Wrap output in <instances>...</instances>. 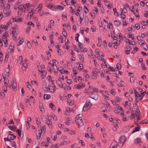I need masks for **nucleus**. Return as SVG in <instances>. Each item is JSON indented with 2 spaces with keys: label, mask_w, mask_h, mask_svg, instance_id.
Segmentation results:
<instances>
[{
  "label": "nucleus",
  "mask_w": 148,
  "mask_h": 148,
  "mask_svg": "<svg viewBox=\"0 0 148 148\" xmlns=\"http://www.w3.org/2000/svg\"><path fill=\"white\" fill-rule=\"evenodd\" d=\"M82 114H78L75 118V121L76 123L80 126H82L84 125V123L82 120Z\"/></svg>",
  "instance_id": "f257e3e1"
},
{
  "label": "nucleus",
  "mask_w": 148,
  "mask_h": 148,
  "mask_svg": "<svg viewBox=\"0 0 148 148\" xmlns=\"http://www.w3.org/2000/svg\"><path fill=\"white\" fill-rule=\"evenodd\" d=\"M92 105V103L90 101H87L83 107V110L84 112L88 111Z\"/></svg>",
  "instance_id": "f03ea898"
},
{
  "label": "nucleus",
  "mask_w": 148,
  "mask_h": 148,
  "mask_svg": "<svg viewBox=\"0 0 148 148\" xmlns=\"http://www.w3.org/2000/svg\"><path fill=\"white\" fill-rule=\"evenodd\" d=\"M126 140V137L125 136H121L119 140V146L122 147Z\"/></svg>",
  "instance_id": "7ed1b4c3"
},
{
  "label": "nucleus",
  "mask_w": 148,
  "mask_h": 148,
  "mask_svg": "<svg viewBox=\"0 0 148 148\" xmlns=\"http://www.w3.org/2000/svg\"><path fill=\"white\" fill-rule=\"evenodd\" d=\"M12 84H9L8 86L10 88H11V86L14 89H15L17 87V84L15 79L14 78H12Z\"/></svg>",
  "instance_id": "20e7f679"
},
{
  "label": "nucleus",
  "mask_w": 148,
  "mask_h": 148,
  "mask_svg": "<svg viewBox=\"0 0 148 148\" xmlns=\"http://www.w3.org/2000/svg\"><path fill=\"white\" fill-rule=\"evenodd\" d=\"M38 71L41 73L45 74L46 73L45 71V65H38Z\"/></svg>",
  "instance_id": "39448f33"
},
{
  "label": "nucleus",
  "mask_w": 148,
  "mask_h": 148,
  "mask_svg": "<svg viewBox=\"0 0 148 148\" xmlns=\"http://www.w3.org/2000/svg\"><path fill=\"white\" fill-rule=\"evenodd\" d=\"M3 12L5 14V17L9 16L11 15V12L8 9H6L5 8L3 10Z\"/></svg>",
  "instance_id": "423d86ee"
},
{
  "label": "nucleus",
  "mask_w": 148,
  "mask_h": 148,
  "mask_svg": "<svg viewBox=\"0 0 148 148\" xmlns=\"http://www.w3.org/2000/svg\"><path fill=\"white\" fill-rule=\"evenodd\" d=\"M9 36V34L8 32H5L4 33L3 35V37H2V40L4 42L5 44H6L7 41V36Z\"/></svg>",
  "instance_id": "0eeeda50"
},
{
  "label": "nucleus",
  "mask_w": 148,
  "mask_h": 148,
  "mask_svg": "<svg viewBox=\"0 0 148 148\" xmlns=\"http://www.w3.org/2000/svg\"><path fill=\"white\" fill-rule=\"evenodd\" d=\"M94 89H93V87L91 86H90L89 87L88 89H85L84 90V92L88 94L93 92H94Z\"/></svg>",
  "instance_id": "6e6552de"
},
{
  "label": "nucleus",
  "mask_w": 148,
  "mask_h": 148,
  "mask_svg": "<svg viewBox=\"0 0 148 148\" xmlns=\"http://www.w3.org/2000/svg\"><path fill=\"white\" fill-rule=\"evenodd\" d=\"M119 145V143L116 141H114L110 145L109 148H116Z\"/></svg>",
  "instance_id": "1a4fd4ad"
},
{
  "label": "nucleus",
  "mask_w": 148,
  "mask_h": 148,
  "mask_svg": "<svg viewBox=\"0 0 148 148\" xmlns=\"http://www.w3.org/2000/svg\"><path fill=\"white\" fill-rule=\"evenodd\" d=\"M89 97L95 100H97L98 98V95L97 93H93L89 95Z\"/></svg>",
  "instance_id": "9d476101"
},
{
  "label": "nucleus",
  "mask_w": 148,
  "mask_h": 148,
  "mask_svg": "<svg viewBox=\"0 0 148 148\" xmlns=\"http://www.w3.org/2000/svg\"><path fill=\"white\" fill-rule=\"evenodd\" d=\"M85 85L84 84L80 83L78 85H75L74 86L75 88H77L78 89H81L83 88L84 87Z\"/></svg>",
  "instance_id": "9b49d317"
},
{
  "label": "nucleus",
  "mask_w": 148,
  "mask_h": 148,
  "mask_svg": "<svg viewBox=\"0 0 148 148\" xmlns=\"http://www.w3.org/2000/svg\"><path fill=\"white\" fill-rule=\"evenodd\" d=\"M10 21H14L15 22H21L22 21V18H18V17L16 16L15 17V18H12L10 19Z\"/></svg>",
  "instance_id": "f8f14e48"
},
{
  "label": "nucleus",
  "mask_w": 148,
  "mask_h": 148,
  "mask_svg": "<svg viewBox=\"0 0 148 148\" xmlns=\"http://www.w3.org/2000/svg\"><path fill=\"white\" fill-rule=\"evenodd\" d=\"M50 88V90L51 92L54 93L56 89V87L54 85L52 86H50L49 87Z\"/></svg>",
  "instance_id": "ddd939ff"
},
{
  "label": "nucleus",
  "mask_w": 148,
  "mask_h": 148,
  "mask_svg": "<svg viewBox=\"0 0 148 148\" xmlns=\"http://www.w3.org/2000/svg\"><path fill=\"white\" fill-rule=\"evenodd\" d=\"M8 138H9L10 140H13L15 139L16 137V136L14 134H9L8 135Z\"/></svg>",
  "instance_id": "4468645a"
},
{
  "label": "nucleus",
  "mask_w": 148,
  "mask_h": 148,
  "mask_svg": "<svg viewBox=\"0 0 148 148\" xmlns=\"http://www.w3.org/2000/svg\"><path fill=\"white\" fill-rule=\"evenodd\" d=\"M56 84L58 85L60 88H62L63 87V85H62L61 81L60 79H57L56 81Z\"/></svg>",
  "instance_id": "2eb2a0df"
},
{
  "label": "nucleus",
  "mask_w": 148,
  "mask_h": 148,
  "mask_svg": "<svg viewBox=\"0 0 148 148\" xmlns=\"http://www.w3.org/2000/svg\"><path fill=\"white\" fill-rule=\"evenodd\" d=\"M11 34H12L13 37H14V40L16 39L18 35L17 32H16L15 31H11Z\"/></svg>",
  "instance_id": "dca6fc26"
},
{
  "label": "nucleus",
  "mask_w": 148,
  "mask_h": 148,
  "mask_svg": "<svg viewBox=\"0 0 148 148\" xmlns=\"http://www.w3.org/2000/svg\"><path fill=\"white\" fill-rule=\"evenodd\" d=\"M121 23L119 20H117L115 21H114V24L115 26L116 27L119 26L121 25Z\"/></svg>",
  "instance_id": "f3484780"
},
{
  "label": "nucleus",
  "mask_w": 148,
  "mask_h": 148,
  "mask_svg": "<svg viewBox=\"0 0 148 148\" xmlns=\"http://www.w3.org/2000/svg\"><path fill=\"white\" fill-rule=\"evenodd\" d=\"M92 78L93 79H96L97 78V77L98 75L97 73H95L94 72H92Z\"/></svg>",
  "instance_id": "a211bd4d"
},
{
  "label": "nucleus",
  "mask_w": 148,
  "mask_h": 148,
  "mask_svg": "<svg viewBox=\"0 0 148 148\" xmlns=\"http://www.w3.org/2000/svg\"><path fill=\"white\" fill-rule=\"evenodd\" d=\"M18 30V28L17 25L15 26L14 27L11 28L10 30V33H11V31H15L16 32H17Z\"/></svg>",
  "instance_id": "6ab92c4d"
},
{
  "label": "nucleus",
  "mask_w": 148,
  "mask_h": 148,
  "mask_svg": "<svg viewBox=\"0 0 148 148\" xmlns=\"http://www.w3.org/2000/svg\"><path fill=\"white\" fill-rule=\"evenodd\" d=\"M34 11L33 9H32L29 12L27 15V16L29 17V16L31 17L33 15Z\"/></svg>",
  "instance_id": "aec40b11"
},
{
  "label": "nucleus",
  "mask_w": 148,
  "mask_h": 148,
  "mask_svg": "<svg viewBox=\"0 0 148 148\" xmlns=\"http://www.w3.org/2000/svg\"><path fill=\"white\" fill-rule=\"evenodd\" d=\"M11 67L10 65H8V67H6L5 69V71L7 73H10V71L9 69Z\"/></svg>",
  "instance_id": "412c9836"
},
{
  "label": "nucleus",
  "mask_w": 148,
  "mask_h": 148,
  "mask_svg": "<svg viewBox=\"0 0 148 148\" xmlns=\"http://www.w3.org/2000/svg\"><path fill=\"white\" fill-rule=\"evenodd\" d=\"M125 42L127 43H128L129 45H135V42L134 41H132L131 42L132 43H134V44H131V42H130V40L127 39H126L125 40Z\"/></svg>",
  "instance_id": "4be33fe9"
},
{
  "label": "nucleus",
  "mask_w": 148,
  "mask_h": 148,
  "mask_svg": "<svg viewBox=\"0 0 148 148\" xmlns=\"http://www.w3.org/2000/svg\"><path fill=\"white\" fill-rule=\"evenodd\" d=\"M63 88L66 90H71V87L70 86L67 85H63Z\"/></svg>",
  "instance_id": "5701e85b"
},
{
  "label": "nucleus",
  "mask_w": 148,
  "mask_h": 148,
  "mask_svg": "<svg viewBox=\"0 0 148 148\" xmlns=\"http://www.w3.org/2000/svg\"><path fill=\"white\" fill-rule=\"evenodd\" d=\"M14 47L13 45V44L12 43L9 46V48L11 50L12 52V53H13L14 52Z\"/></svg>",
  "instance_id": "b1692460"
},
{
  "label": "nucleus",
  "mask_w": 148,
  "mask_h": 148,
  "mask_svg": "<svg viewBox=\"0 0 148 148\" xmlns=\"http://www.w3.org/2000/svg\"><path fill=\"white\" fill-rule=\"evenodd\" d=\"M51 97V96L49 94H45L44 96V99L45 100H47L50 98Z\"/></svg>",
  "instance_id": "393cba45"
},
{
  "label": "nucleus",
  "mask_w": 148,
  "mask_h": 148,
  "mask_svg": "<svg viewBox=\"0 0 148 148\" xmlns=\"http://www.w3.org/2000/svg\"><path fill=\"white\" fill-rule=\"evenodd\" d=\"M55 8L57 9L60 10H61L64 9V7L61 5H57V7H56V6Z\"/></svg>",
  "instance_id": "a878e982"
},
{
  "label": "nucleus",
  "mask_w": 148,
  "mask_h": 148,
  "mask_svg": "<svg viewBox=\"0 0 148 148\" xmlns=\"http://www.w3.org/2000/svg\"><path fill=\"white\" fill-rule=\"evenodd\" d=\"M97 58L99 60H100L101 61H104V63L105 64V65H107V64L106 63V62L104 61V58H101L99 54H98V56H97Z\"/></svg>",
  "instance_id": "bb28decb"
},
{
  "label": "nucleus",
  "mask_w": 148,
  "mask_h": 148,
  "mask_svg": "<svg viewBox=\"0 0 148 148\" xmlns=\"http://www.w3.org/2000/svg\"><path fill=\"white\" fill-rule=\"evenodd\" d=\"M47 124L50 128H52V123L51 121H50L49 120H48V121H47Z\"/></svg>",
  "instance_id": "cd10ccee"
},
{
  "label": "nucleus",
  "mask_w": 148,
  "mask_h": 148,
  "mask_svg": "<svg viewBox=\"0 0 148 148\" xmlns=\"http://www.w3.org/2000/svg\"><path fill=\"white\" fill-rule=\"evenodd\" d=\"M121 10H123V13H126L127 12L126 8H125L124 6H121Z\"/></svg>",
  "instance_id": "c85d7f7f"
},
{
  "label": "nucleus",
  "mask_w": 148,
  "mask_h": 148,
  "mask_svg": "<svg viewBox=\"0 0 148 148\" xmlns=\"http://www.w3.org/2000/svg\"><path fill=\"white\" fill-rule=\"evenodd\" d=\"M51 66L53 67V70L54 72L55 73H57L58 71V68L57 65H51Z\"/></svg>",
  "instance_id": "c756f323"
},
{
  "label": "nucleus",
  "mask_w": 148,
  "mask_h": 148,
  "mask_svg": "<svg viewBox=\"0 0 148 148\" xmlns=\"http://www.w3.org/2000/svg\"><path fill=\"white\" fill-rule=\"evenodd\" d=\"M29 3H27L26 4H25V5H23V8L25 10H27L28 9L29 6Z\"/></svg>",
  "instance_id": "7c9ffc66"
},
{
  "label": "nucleus",
  "mask_w": 148,
  "mask_h": 148,
  "mask_svg": "<svg viewBox=\"0 0 148 148\" xmlns=\"http://www.w3.org/2000/svg\"><path fill=\"white\" fill-rule=\"evenodd\" d=\"M8 127L9 129L12 131L15 130L16 128V127L14 125H13L12 126H8Z\"/></svg>",
  "instance_id": "2f4dec72"
},
{
  "label": "nucleus",
  "mask_w": 148,
  "mask_h": 148,
  "mask_svg": "<svg viewBox=\"0 0 148 148\" xmlns=\"http://www.w3.org/2000/svg\"><path fill=\"white\" fill-rule=\"evenodd\" d=\"M121 117L122 119V120L123 121H126L127 120H128V119L129 118L128 117H126L125 115H123V116H121Z\"/></svg>",
  "instance_id": "473e14b6"
},
{
  "label": "nucleus",
  "mask_w": 148,
  "mask_h": 148,
  "mask_svg": "<svg viewBox=\"0 0 148 148\" xmlns=\"http://www.w3.org/2000/svg\"><path fill=\"white\" fill-rule=\"evenodd\" d=\"M38 132H39L38 133L36 134L37 139L38 140H39V138L40 137V136H41V134H42L41 132H40V130H38Z\"/></svg>",
  "instance_id": "72a5a7b5"
},
{
  "label": "nucleus",
  "mask_w": 148,
  "mask_h": 148,
  "mask_svg": "<svg viewBox=\"0 0 148 148\" xmlns=\"http://www.w3.org/2000/svg\"><path fill=\"white\" fill-rule=\"evenodd\" d=\"M78 45L79 48L80 49H82L83 48V45L82 43L79 42L78 43Z\"/></svg>",
  "instance_id": "f704fd0d"
},
{
  "label": "nucleus",
  "mask_w": 148,
  "mask_h": 148,
  "mask_svg": "<svg viewBox=\"0 0 148 148\" xmlns=\"http://www.w3.org/2000/svg\"><path fill=\"white\" fill-rule=\"evenodd\" d=\"M62 19L63 20H64V21H66L67 20V17L66 14H63L62 15Z\"/></svg>",
  "instance_id": "c9c22d12"
},
{
  "label": "nucleus",
  "mask_w": 148,
  "mask_h": 148,
  "mask_svg": "<svg viewBox=\"0 0 148 148\" xmlns=\"http://www.w3.org/2000/svg\"><path fill=\"white\" fill-rule=\"evenodd\" d=\"M46 130V126L44 125L42 126L41 129L40 130V132L42 133L43 132H45Z\"/></svg>",
  "instance_id": "e433bc0d"
},
{
  "label": "nucleus",
  "mask_w": 148,
  "mask_h": 148,
  "mask_svg": "<svg viewBox=\"0 0 148 148\" xmlns=\"http://www.w3.org/2000/svg\"><path fill=\"white\" fill-rule=\"evenodd\" d=\"M5 97V94L3 92H1L0 93V98L3 99Z\"/></svg>",
  "instance_id": "4c0bfd02"
},
{
  "label": "nucleus",
  "mask_w": 148,
  "mask_h": 148,
  "mask_svg": "<svg viewBox=\"0 0 148 148\" xmlns=\"http://www.w3.org/2000/svg\"><path fill=\"white\" fill-rule=\"evenodd\" d=\"M55 7H56V6H55L53 4H52L51 5H50V4H48L47 6V7L48 8H55Z\"/></svg>",
  "instance_id": "58836bf2"
},
{
  "label": "nucleus",
  "mask_w": 148,
  "mask_h": 148,
  "mask_svg": "<svg viewBox=\"0 0 148 148\" xmlns=\"http://www.w3.org/2000/svg\"><path fill=\"white\" fill-rule=\"evenodd\" d=\"M129 9H130V11L132 12L133 13H134V14H135V13L134 12V11L133 10V9H134V6H132L131 7V8H129Z\"/></svg>",
  "instance_id": "ea45409f"
},
{
  "label": "nucleus",
  "mask_w": 148,
  "mask_h": 148,
  "mask_svg": "<svg viewBox=\"0 0 148 148\" xmlns=\"http://www.w3.org/2000/svg\"><path fill=\"white\" fill-rule=\"evenodd\" d=\"M140 127H137L134 128V129L132 133H134L135 132L138 131L139 130Z\"/></svg>",
  "instance_id": "a19ab883"
},
{
  "label": "nucleus",
  "mask_w": 148,
  "mask_h": 148,
  "mask_svg": "<svg viewBox=\"0 0 148 148\" xmlns=\"http://www.w3.org/2000/svg\"><path fill=\"white\" fill-rule=\"evenodd\" d=\"M27 65H22L21 67L23 71H26L27 68Z\"/></svg>",
  "instance_id": "79ce46f5"
},
{
  "label": "nucleus",
  "mask_w": 148,
  "mask_h": 148,
  "mask_svg": "<svg viewBox=\"0 0 148 148\" xmlns=\"http://www.w3.org/2000/svg\"><path fill=\"white\" fill-rule=\"evenodd\" d=\"M134 141L135 143L137 144H138L140 142V139L139 138H137Z\"/></svg>",
  "instance_id": "37998d69"
},
{
  "label": "nucleus",
  "mask_w": 148,
  "mask_h": 148,
  "mask_svg": "<svg viewBox=\"0 0 148 148\" xmlns=\"http://www.w3.org/2000/svg\"><path fill=\"white\" fill-rule=\"evenodd\" d=\"M67 144V141H65V140H63L62 141L60 144V145H66Z\"/></svg>",
  "instance_id": "c03bdc74"
},
{
  "label": "nucleus",
  "mask_w": 148,
  "mask_h": 148,
  "mask_svg": "<svg viewBox=\"0 0 148 148\" xmlns=\"http://www.w3.org/2000/svg\"><path fill=\"white\" fill-rule=\"evenodd\" d=\"M11 145L12 147H14L15 148L16 147V145L15 142L11 141Z\"/></svg>",
  "instance_id": "a18cd8bd"
},
{
  "label": "nucleus",
  "mask_w": 148,
  "mask_h": 148,
  "mask_svg": "<svg viewBox=\"0 0 148 148\" xmlns=\"http://www.w3.org/2000/svg\"><path fill=\"white\" fill-rule=\"evenodd\" d=\"M84 10L85 9L87 10V11H86V10H84V11L85 13H87L89 11V10L87 8V7L86 6H84Z\"/></svg>",
  "instance_id": "49530a36"
},
{
  "label": "nucleus",
  "mask_w": 148,
  "mask_h": 148,
  "mask_svg": "<svg viewBox=\"0 0 148 148\" xmlns=\"http://www.w3.org/2000/svg\"><path fill=\"white\" fill-rule=\"evenodd\" d=\"M47 142L46 141H44L42 142L41 144H42L43 146H45L46 147H48V145L47 144Z\"/></svg>",
  "instance_id": "de8ad7c7"
},
{
  "label": "nucleus",
  "mask_w": 148,
  "mask_h": 148,
  "mask_svg": "<svg viewBox=\"0 0 148 148\" xmlns=\"http://www.w3.org/2000/svg\"><path fill=\"white\" fill-rule=\"evenodd\" d=\"M44 90L45 92H49L50 90V88H48V87H45L44 88Z\"/></svg>",
  "instance_id": "09e8293b"
},
{
  "label": "nucleus",
  "mask_w": 148,
  "mask_h": 148,
  "mask_svg": "<svg viewBox=\"0 0 148 148\" xmlns=\"http://www.w3.org/2000/svg\"><path fill=\"white\" fill-rule=\"evenodd\" d=\"M134 108V110H138V106L136 103H134L133 104Z\"/></svg>",
  "instance_id": "8fccbe9b"
},
{
  "label": "nucleus",
  "mask_w": 148,
  "mask_h": 148,
  "mask_svg": "<svg viewBox=\"0 0 148 148\" xmlns=\"http://www.w3.org/2000/svg\"><path fill=\"white\" fill-rule=\"evenodd\" d=\"M136 114H131V116H130V119H133L136 116Z\"/></svg>",
  "instance_id": "3c124183"
},
{
  "label": "nucleus",
  "mask_w": 148,
  "mask_h": 148,
  "mask_svg": "<svg viewBox=\"0 0 148 148\" xmlns=\"http://www.w3.org/2000/svg\"><path fill=\"white\" fill-rule=\"evenodd\" d=\"M91 17L94 18L95 17V15L93 11H92L90 13Z\"/></svg>",
  "instance_id": "603ef678"
},
{
  "label": "nucleus",
  "mask_w": 148,
  "mask_h": 148,
  "mask_svg": "<svg viewBox=\"0 0 148 148\" xmlns=\"http://www.w3.org/2000/svg\"><path fill=\"white\" fill-rule=\"evenodd\" d=\"M39 107L40 109V111L41 112L43 111V110H42L44 109V107L42 106V103L39 104Z\"/></svg>",
  "instance_id": "864d4df0"
},
{
  "label": "nucleus",
  "mask_w": 148,
  "mask_h": 148,
  "mask_svg": "<svg viewBox=\"0 0 148 148\" xmlns=\"http://www.w3.org/2000/svg\"><path fill=\"white\" fill-rule=\"evenodd\" d=\"M121 65H116V67L115 68V69H116L117 70H120L121 69Z\"/></svg>",
  "instance_id": "5fc2aeb1"
},
{
  "label": "nucleus",
  "mask_w": 148,
  "mask_h": 148,
  "mask_svg": "<svg viewBox=\"0 0 148 148\" xmlns=\"http://www.w3.org/2000/svg\"><path fill=\"white\" fill-rule=\"evenodd\" d=\"M3 25H2L0 26V34L4 30V28L3 27Z\"/></svg>",
  "instance_id": "6e6d98bb"
},
{
  "label": "nucleus",
  "mask_w": 148,
  "mask_h": 148,
  "mask_svg": "<svg viewBox=\"0 0 148 148\" xmlns=\"http://www.w3.org/2000/svg\"><path fill=\"white\" fill-rule=\"evenodd\" d=\"M48 80L49 81V82H52V85H54L53 82H54V81H53V80H51V76H49L48 77Z\"/></svg>",
  "instance_id": "4d7b16f0"
},
{
  "label": "nucleus",
  "mask_w": 148,
  "mask_h": 148,
  "mask_svg": "<svg viewBox=\"0 0 148 148\" xmlns=\"http://www.w3.org/2000/svg\"><path fill=\"white\" fill-rule=\"evenodd\" d=\"M66 82L69 84H71L72 83V81L71 79H67Z\"/></svg>",
  "instance_id": "13d9d810"
},
{
  "label": "nucleus",
  "mask_w": 148,
  "mask_h": 148,
  "mask_svg": "<svg viewBox=\"0 0 148 148\" xmlns=\"http://www.w3.org/2000/svg\"><path fill=\"white\" fill-rule=\"evenodd\" d=\"M43 6V4L42 3H40L39 4L38 7L37 8L36 10V11L38 9V10L39 8H41Z\"/></svg>",
  "instance_id": "bf43d9fd"
},
{
  "label": "nucleus",
  "mask_w": 148,
  "mask_h": 148,
  "mask_svg": "<svg viewBox=\"0 0 148 148\" xmlns=\"http://www.w3.org/2000/svg\"><path fill=\"white\" fill-rule=\"evenodd\" d=\"M26 84L28 88H31L32 86L29 82H27Z\"/></svg>",
  "instance_id": "052dcab7"
},
{
  "label": "nucleus",
  "mask_w": 148,
  "mask_h": 148,
  "mask_svg": "<svg viewBox=\"0 0 148 148\" xmlns=\"http://www.w3.org/2000/svg\"><path fill=\"white\" fill-rule=\"evenodd\" d=\"M4 84H8L9 83V80L8 78L7 79H5L4 80Z\"/></svg>",
  "instance_id": "680f3d73"
},
{
  "label": "nucleus",
  "mask_w": 148,
  "mask_h": 148,
  "mask_svg": "<svg viewBox=\"0 0 148 148\" xmlns=\"http://www.w3.org/2000/svg\"><path fill=\"white\" fill-rule=\"evenodd\" d=\"M7 86L5 85L4 86H3V90L4 91L6 92L7 91Z\"/></svg>",
  "instance_id": "e2e57ef3"
},
{
  "label": "nucleus",
  "mask_w": 148,
  "mask_h": 148,
  "mask_svg": "<svg viewBox=\"0 0 148 148\" xmlns=\"http://www.w3.org/2000/svg\"><path fill=\"white\" fill-rule=\"evenodd\" d=\"M91 29L92 32H95L96 31V28L93 25H92L91 27Z\"/></svg>",
  "instance_id": "0e129e2a"
},
{
  "label": "nucleus",
  "mask_w": 148,
  "mask_h": 148,
  "mask_svg": "<svg viewBox=\"0 0 148 148\" xmlns=\"http://www.w3.org/2000/svg\"><path fill=\"white\" fill-rule=\"evenodd\" d=\"M134 77H130V81L131 82L133 83L134 82Z\"/></svg>",
  "instance_id": "69168bd1"
},
{
  "label": "nucleus",
  "mask_w": 148,
  "mask_h": 148,
  "mask_svg": "<svg viewBox=\"0 0 148 148\" xmlns=\"http://www.w3.org/2000/svg\"><path fill=\"white\" fill-rule=\"evenodd\" d=\"M36 123L37 125H40L41 124L40 120L38 118H37L36 120Z\"/></svg>",
  "instance_id": "338daca9"
},
{
  "label": "nucleus",
  "mask_w": 148,
  "mask_h": 148,
  "mask_svg": "<svg viewBox=\"0 0 148 148\" xmlns=\"http://www.w3.org/2000/svg\"><path fill=\"white\" fill-rule=\"evenodd\" d=\"M80 60L83 61L84 60V56L82 55H80L79 56Z\"/></svg>",
  "instance_id": "774afa93"
}]
</instances>
